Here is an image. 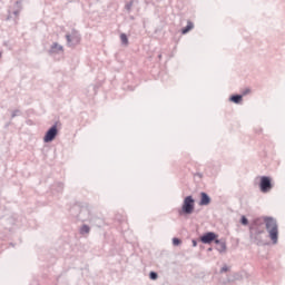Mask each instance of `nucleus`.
<instances>
[{
  "label": "nucleus",
  "instance_id": "34",
  "mask_svg": "<svg viewBox=\"0 0 285 285\" xmlns=\"http://www.w3.org/2000/svg\"><path fill=\"white\" fill-rule=\"evenodd\" d=\"M200 250H204V245H199Z\"/></svg>",
  "mask_w": 285,
  "mask_h": 285
},
{
  "label": "nucleus",
  "instance_id": "28",
  "mask_svg": "<svg viewBox=\"0 0 285 285\" xmlns=\"http://www.w3.org/2000/svg\"><path fill=\"white\" fill-rule=\"evenodd\" d=\"M21 13V9H16L12 14H14V17H19V14Z\"/></svg>",
  "mask_w": 285,
  "mask_h": 285
},
{
  "label": "nucleus",
  "instance_id": "6",
  "mask_svg": "<svg viewBox=\"0 0 285 285\" xmlns=\"http://www.w3.org/2000/svg\"><path fill=\"white\" fill-rule=\"evenodd\" d=\"M274 184H273V177L271 176H261L259 177V183H258V187L261 193H271V190H273L274 188Z\"/></svg>",
  "mask_w": 285,
  "mask_h": 285
},
{
  "label": "nucleus",
  "instance_id": "12",
  "mask_svg": "<svg viewBox=\"0 0 285 285\" xmlns=\"http://www.w3.org/2000/svg\"><path fill=\"white\" fill-rule=\"evenodd\" d=\"M51 191L53 195H61L63 193V183H56L51 186Z\"/></svg>",
  "mask_w": 285,
  "mask_h": 285
},
{
  "label": "nucleus",
  "instance_id": "2",
  "mask_svg": "<svg viewBox=\"0 0 285 285\" xmlns=\"http://www.w3.org/2000/svg\"><path fill=\"white\" fill-rule=\"evenodd\" d=\"M69 213L72 217V219H75V222H88L90 220V207L88 206V203H81V202H77L75 203L70 209Z\"/></svg>",
  "mask_w": 285,
  "mask_h": 285
},
{
  "label": "nucleus",
  "instance_id": "9",
  "mask_svg": "<svg viewBox=\"0 0 285 285\" xmlns=\"http://www.w3.org/2000/svg\"><path fill=\"white\" fill-rule=\"evenodd\" d=\"M210 202H213V198H210V195H208V193H206V191H202L198 205L199 206H209Z\"/></svg>",
  "mask_w": 285,
  "mask_h": 285
},
{
  "label": "nucleus",
  "instance_id": "31",
  "mask_svg": "<svg viewBox=\"0 0 285 285\" xmlns=\"http://www.w3.org/2000/svg\"><path fill=\"white\" fill-rule=\"evenodd\" d=\"M10 224H14V219L9 218Z\"/></svg>",
  "mask_w": 285,
  "mask_h": 285
},
{
  "label": "nucleus",
  "instance_id": "26",
  "mask_svg": "<svg viewBox=\"0 0 285 285\" xmlns=\"http://www.w3.org/2000/svg\"><path fill=\"white\" fill-rule=\"evenodd\" d=\"M243 97H246V95H250V88H246L242 91Z\"/></svg>",
  "mask_w": 285,
  "mask_h": 285
},
{
  "label": "nucleus",
  "instance_id": "32",
  "mask_svg": "<svg viewBox=\"0 0 285 285\" xmlns=\"http://www.w3.org/2000/svg\"><path fill=\"white\" fill-rule=\"evenodd\" d=\"M161 58H163V56H161V53H159V55H158L159 61H161Z\"/></svg>",
  "mask_w": 285,
  "mask_h": 285
},
{
  "label": "nucleus",
  "instance_id": "30",
  "mask_svg": "<svg viewBox=\"0 0 285 285\" xmlns=\"http://www.w3.org/2000/svg\"><path fill=\"white\" fill-rule=\"evenodd\" d=\"M207 253H213V247L207 248Z\"/></svg>",
  "mask_w": 285,
  "mask_h": 285
},
{
  "label": "nucleus",
  "instance_id": "23",
  "mask_svg": "<svg viewBox=\"0 0 285 285\" xmlns=\"http://www.w3.org/2000/svg\"><path fill=\"white\" fill-rule=\"evenodd\" d=\"M173 246H181V238L179 237H174L171 239Z\"/></svg>",
  "mask_w": 285,
  "mask_h": 285
},
{
  "label": "nucleus",
  "instance_id": "5",
  "mask_svg": "<svg viewBox=\"0 0 285 285\" xmlns=\"http://www.w3.org/2000/svg\"><path fill=\"white\" fill-rule=\"evenodd\" d=\"M198 242H200V244H207V245L220 244L219 234L215 232H205L199 236Z\"/></svg>",
  "mask_w": 285,
  "mask_h": 285
},
{
  "label": "nucleus",
  "instance_id": "18",
  "mask_svg": "<svg viewBox=\"0 0 285 285\" xmlns=\"http://www.w3.org/2000/svg\"><path fill=\"white\" fill-rule=\"evenodd\" d=\"M120 41H121V46H128L129 41H128V35L126 33H120Z\"/></svg>",
  "mask_w": 285,
  "mask_h": 285
},
{
  "label": "nucleus",
  "instance_id": "19",
  "mask_svg": "<svg viewBox=\"0 0 285 285\" xmlns=\"http://www.w3.org/2000/svg\"><path fill=\"white\" fill-rule=\"evenodd\" d=\"M149 279H151V282L159 279V274L155 271L149 272Z\"/></svg>",
  "mask_w": 285,
  "mask_h": 285
},
{
  "label": "nucleus",
  "instance_id": "13",
  "mask_svg": "<svg viewBox=\"0 0 285 285\" xmlns=\"http://www.w3.org/2000/svg\"><path fill=\"white\" fill-rule=\"evenodd\" d=\"M229 101L232 104H236L237 106H239V104H242V101H244V95L233 94L229 96Z\"/></svg>",
  "mask_w": 285,
  "mask_h": 285
},
{
  "label": "nucleus",
  "instance_id": "20",
  "mask_svg": "<svg viewBox=\"0 0 285 285\" xmlns=\"http://www.w3.org/2000/svg\"><path fill=\"white\" fill-rule=\"evenodd\" d=\"M224 273H230V266L225 264L219 271L220 275H224Z\"/></svg>",
  "mask_w": 285,
  "mask_h": 285
},
{
  "label": "nucleus",
  "instance_id": "24",
  "mask_svg": "<svg viewBox=\"0 0 285 285\" xmlns=\"http://www.w3.org/2000/svg\"><path fill=\"white\" fill-rule=\"evenodd\" d=\"M19 116H21V110L14 109L11 114V119H14V117H19Z\"/></svg>",
  "mask_w": 285,
  "mask_h": 285
},
{
  "label": "nucleus",
  "instance_id": "21",
  "mask_svg": "<svg viewBox=\"0 0 285 285\" xmlns=\"http://www.w3.org/2000/svg\"><path fill=\"white\" fill-rule=\"evenodd\" d=\"M22 3H23V0H17L14 3L16 10H23Z\"/></svg>",
  "mask_w": 285,
  "mask_h": 285
},
{
  "label": "nucleus",
  "instance_id": "25",
  "mask_svg": "<svg viewBox=\"0 0 285 285\" xmlns=\"http://www.w3.org/2000/svg\"><path fill=\"white\" fill-rule=\"evenodd\" d=\"M3 217H6V207L0 206V219H3Z\"/></svg>",
  "mask_w": 285,
  "mask_h": 285
},
{
  "label": "nucleus",
  "instance_id": "1",
  "mask_svg": "<svg viewBox=\"0 0 285 285\" xmlns=\"http://www.w3.org/2000/svg\"><path fill=\"white\" fill-rule=\"evenodd\" d=\"M249 232L263 233L267 232L268 238L275 246L279 242V225L277 218L273 216L256 217L250 220Z\"/></svg>",
  "mask_w": 285,
  "mask_h": 285
},
{
  "label": "nucleus",
  "instance_id": "8",
  "mask_svg": "<svg viewBox=\"0 0 285 285\" xmlns=\"http://www.w3.org/2000/svg\"><path fill=\"white\" fill-rule=\"evenodd\" d=\"M68 46H77L79 41H81V36L79 35V31L77 29H72L71 33H67L66 36Z\"/></svg>",
  "mask_w": 285,
  "mask_h": 285
},
{
  "label": "nucleus",
  "instance_id": "11",
  "mask_svg": "<svg viewBox=\"0 0 285 285\" xmlns=\"http://www.w3.org/2000/svg\"><path fill=\"white\" fill-rule=\"evenodd\" d=\"M59 52H63V46L59 45L58 42H53L48 50V55H59Z\"/></svg>",
  "mask_w": 285,
  "mask_h": 285
},
{
  "label": "nucleus",
  "instance_id": "27",
  "mask_svg": "<svg viewBox=\"0 0 285 285\" xmlns=\"http://www.w3.org/2000/svg\"><path fill=\"white\" fill-rule=\"evenodd\" d=\"M198 242H199V240H197V238L191 239V246H193L194 248H197Z\"/></svg>",
  "mask_w": 285,
  "mask_h": 285
},
{
  "label": "nucleus",
  "instance_id": "29",
  "mask_svg": "<svg viewBox=\"0 0 285 285\" xmlns=\"http://www.w3.org/2000/svg\"><path fill=\"white\" fill-rule=\"evenodd\" d=\"M194 177H198V179H202V177H204V174H202V173H196V174H194Z\"/></svg>",
  "mask_w": 285,
  "mask_h": 285
},
{
  "label": "nucleus",
  "instance_id": "4",
  "mask_svg": "<svg viewBox=\"0 0 285 285\" xmlns=\"http://www.w3.org/2000/svg\"><path fill=\"white\" fill-rule=\"evenodd\" d=\"M59 126H61V121H56L46 132L43 136L45 144H52L53 139H57L59 135Z\"/></svg>",
  "mask_w": 285,
  "mask_h": 285
},
{
  "label": "nucleus",
  "instance_id": "3",
  "mask_svg": "<svg viewBox=\"0 0 285 285\" xmlns=\"http://www.w3.org/2000/svg\"><path fill=\"white\" fill-rule=\"evenodd\" d=\"M195 213V198L188 195L183 199L181 207L178 209L179 217H186Z\"/></svg>",
  "mask_w": 285,
  "mask_h": 285
},
{
  "label": "nucleus",
  "instance_id": "10",
  "mask_svg": "<svg viewBox=\"0 0 285 285\" xmlns=\"http://www.w3.org/2000/svg\"><path fill=\"white\" fill-rule=\"evenodd\" d=\"M239 281H242V274L234 272V273H229L224 284H233L234 282H239Z\"/></svg>",
  "mask_w": 285,
  "mask_h": 285
},
{
  "label": "nucleus",
  "instance_id": "14",
  "mask_svg": "<svg viewBox=\"0 0 285 285\" xmlns=\"http://www.w3.org/2000/svg\"><path fill=\"white\" fill-rule=\"evenodd\" d=\"M218 240L220 243L216 244V250H218V253H226L227 246H226V239L224 238H218Z\"/></svg>",
  "mask_w": 285,
  "mask_h": 285
},
{
  "label": "nucleus",
  "instance_id": "15",
  "mask_svg": "<svg viewBox=\"0 0 285 285\" xmlns=\"http://www.w3.org/2000/svg\"><path fill=\"white\" fill-rule=\"evenodd\" d=\"M194 28H195V23H193V21L188 20L187 26L183 27L180 29V33L181 35H188V32H190V30H193Z\"/></svg>",
  "mask_w": 285,
  "mask_h": 285
},
{
  "label": "nucleus",
  "instance_id": "33",
  "mask_svg": "<svg viewBox=\"0 0 285 285\" xmlns=\"http://www.w3.org/2000/svg\"><path fill=\"white\" fill-rule=\"evenodd\" d=\"M10 19H11V16L9 14V16L7 17V21H10Z\"/></svg>",
  "mask_w": 285,
  "mask_h": 285
},
{
  "label": "nucleus",
  "instance_id": "22",
  "mask_svg": "<svg viewBox=\"0 0 285 285\" xmlns=\"http://www.w3.org/2000/svg\"><path fill=\"white\" fill-rule=\"evenodd\" d=\"M134 3H135L134 0L127 2V3L125 4V10H127V12H130V11L132 10Z\"/></svg>",
  "mask_w": 285,
  "mask_h": 285
},
{
  "label": "nucleus",
  "instance_id": "36",
  "mask_svg": "<svg viewBox=\"0 0 285 285\" xmlns=\"http://www.w3.org/2000/svg\"><path fill=\"white\" fill-rule=\"evenodd\" d=\"M11 246H14V244H13V243H11Z\"/></svg>",
  "mask_w": 285,
  "mask_h": 285
},
{
  "label": "nucleus",
  "instance_id": "35",
  "mask_svg": "<svg viewBox=\"0 0 285 285\" xmlns=\"http://www.w3.org/2000/svg\"><path fill=\"white\" fill-rule=\"evenodd\" d=\"M1 57H3V53L0 51V59H1Z\"/></svg>",
  "mask_w": 285,
  "mask_h": 285
},
{
  "label": "nucleus",
  "instance_id": "7",
  "mask_svg": "<svg viewBox=\"0 0 285 285\" xmlns=\"http://www.w3.org/2000/svg\"><path fill=\"white\" fill-rule=\"evenodd\" d=\"M262 235H264L262 232H249L250 244H255L256 246H268L269 243H264Z\"/></svg>",
  "mask_w": 285,
  "mask_h": 285
},
{
  "label": "nucleus",
  "instance_id": "17",
  "mask_svg": "<svg viewBox=\"0 0 285 285\" xmlns=\"http://www.w3.org/2000/svg\"><path fill=\"white\" fill-rule=\"evenodd\" d=\"M239 223L242 226H248L250 228V222L248 220V217L246 215L240 216Z\"/></svg>",
  "mask_w": 285,
  "mask_h": 285
},
{
  "label": "nucleus",
  "instance_id": "16",
  "mask_svg": "<svg viewBox=\"0 0 285 285\" xmlns=\"http://www.w3.org/2000/svg\"><path fill=\"white\" fill-rule=\"evenodd\" d=\"M89 233H90V225L83 224V225L79 228V234H80V235H88Z\"/></svg>",
  "mask_w": 285,
  "mask_h": 285
}]
</instances>
